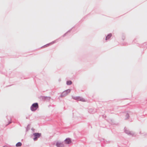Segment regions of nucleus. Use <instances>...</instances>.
<instances>
[{
	"mask_svg": "<svg viewBox=\"0 0 147 147\" xmlns=\"http://www.w3.org/2000/svg\"><path fill=\"white\" fill-rule=\"evenodd\" d=\"M38 107V104L35 103L32 104L30 107V109L32 111H34L36 110Z\"/></svg>",
	"mask_w": 147,
	"mask_h": 147,
	"instance_id": "nucleus-1",
	"label": "nucleus"
},
{
	"mask_svg": "<svg viewBox=\"0 0 147 147\" xmlns=\"http://www.w3.org/2000/svg\"><path fill=\"white\" fill-rule=\"evenodd\" d=\"M41 135L40 133H35L33 134V136L34 137L33 138L34 141H36L38 138H39Z\"/></svg>",
	"mask_w": 147,
	"mask_h": 147,
	"instance_id": "nucleus-2",
	"label": "nucleus"
},
{
	"mask_svg": "<svg viewBox=\"0 0 147 147\" xmlns=\"http://www.w3.org/2000/svg\"><path fill=\"white\" fill-rule=\"evenodd\" d=\"M70 91L71 90L69 89L64 91L60 95V97H62L66 96L70 92Z\"/></svg>",
	"mask_w": 147,
	"mask_h": 147,
	"instance_id": "nucleus-3",
	"label": "nucleus"
},
{
	"mask_svg": "<svg viewBox=\"0 0 147 147\" xmlns=\"http://www.w3.org/2000/svg\"><path fill=\"white\" fill-rule=\"evenodd\" d=\"M72 98L73 99L77 100H80L83 102L85 101V100L84 98L80 96H72Z\"/></svg>",
	"mask_w": 147,
	"mask_h": 147,
	"instance_id": "nucleus-4",
	"label": "nucleus"
},
{
	"mask_svg": "<svg viewBox=\"0 0 147 147\" xmlns=\"http://www.w3.org/2000/svg\"><path fill=\"white\" fill-rule=\"evenodd\" d=\"M57 147H64V144L63 142L57 141L56 143Z\"/></svg>",
	"mask_w": 147,
	"mask_h": 147,
	"instance_id": "nucleus-5",
	"label": "nucleus"
},
{
	"mask_svg": "<svg viewBox=\"0 0 147 147\" xmlns=\"http://www.w3.org/2000/svg\"><path fill=\"white\" fill-rule=\"evenodd\" d=\"M125 132L126 134H127L128 135L133 136L134 133L133 131H130L127 129L125 128Z\"/></svg>",
	"mask_w": 147,
	"mask_h": 147,
	"instance_id": "nucleus-6",
	"label": "nucleus"
},
{
	"mask_svg": "<svg viewBox=\"0 0 147 147\" xmlns=\"http://www.w3.org/2000/svg\"><path fill=\"white\" fill-rule=\"evenodd\" d=\"M65 143L66 144H69L71 142V140L69 138H66L64 141Z\"/></svg>",
	"mask_w": 147,
	"mask_h": 147,
	"instance_id": "nucleus-7",
	"label": "nucleus"
},
{
	"mask_svg": "<svg viewBox=\"0 0 147 147\" xmlns=\"http://www.w3.org/2000/svg\"><path fill=\"white\" fill-rule=\"evenodd\" d=\"M88 112L90 113L93 114L96 112V110H94L92 109H88Z\"/></svg>",
	"mask_w": 147,
	"mask_h": 147,
	"instance_id": "nucleus-8",
	"label": "nucleus"
},
{
	"mask_svg": "<svg viewBox=\"0 0 147 147\" xmlns=\"http://www.w3.org/2000/svg\"><path fill=\"white\" fill-rule=\"evenodd\" d=\"M112 36V34L111 33H110L108 34L106 37L105 40H107L109 39Z\"/></svg>",
	"mask_w": 147,
	"mask_h": 147,
	"instance_id": "nucleus-9",
	"label": "nucleus"
},
{
	"mask_svg": "<svg viewBox=\"0 0 147 147\" xmlns=\"http://www.w3.org/2000/svg\"><path fill=\"white\" fill-rule=\"evenodd\" d=\"M51 98L49 97L43 96L42 97V99L44 100H49Z\"/></svg>",
	"mask_w": 147,
	"mask_h": 147,
	"instance_id": "nucleus-10",
	"label": "nucleus"
},
{
	"mask_svg": "<svg viewBox=\"0 0 147 147\" xmlns=\"http://www.w3.org/2000/svg\"><path fill=\"white\" fill-rule=\"evenodd\" d=\"M57 40H55L51 42L50 43H49V44H48L45 45L44 46V47H47V46H49L50 45L53 44L56 42Z\"/></svg>",
	"mask_w": 147,
	"mask_h": 147,
	"instance_id": "nucleus-11",
	"label": "nucleus"
},
{
	"mask_svg": "<svg viewBox=\"0 0 147 147\" xmlns=\"http://www.w3.org/2000/svg\"><path fill=\"white\" fill-rule=\"evenodd\" d=\"M22 145V144L20 142H18L16 144V147H20Z\"/></svg>",
	"mask_w": 147,
	"mask_h": 147,
	"instance_id": "nucleus-12",
	"label": "nucleus"
},
{
	"mask_svg": "<svg viewBox=\"0 0 147 147\" xmlns=\"http://www.w3.org/2000/svg\"><path fill=\"white\" fill-rule=\"evenodd\" d=\"M72 83V82L70 80H68L67 81L66 84L67 85H70Z\"/></svg>",
	"mask_w": 147,
	"mask_h": 147,
	"instance_id": "nucleus-13",
	"label": "nucleus"
},
{
	"mask_svg": "<svg viewBox=\"0 0 147 147\" xmlns=\"http://www.w3.org/2000/svg\"><path fill=\"white\" fill-rule=\"evenodd\" d=\"M126 114V119H127L129 118V115L128 113H127Z\"/></svg>",
	"mask_w": 147,
	"mask_h": 147,
	"instance_id": "nucleus-14",
	"label": "nucleus"
},
{
	"mask_svg": "<svg viewBox=\"0 0 147 147\" xmlns=\"http://www.w3.org/2000/svg\"><path fill=\"white\" fill-rule=\"evenodd\" d=\"M71 29H71V30H69V31H67L66 33L65 34H64L63 35V37H64V36H65L66 35V34L67 33H68V32H70L71 31Z\"/></svg>",
	"mask_w": 147,
	"mask_h": 147,
	"instance_id": "nucleus-15",
	"label": "nucleus"
},
{
	"mask_svg": "<svg viewBox=\"0 0 147 147\" xmlns=\"http://www.w3.org/2000/svg\"><path fill=\"white\" fill-rule=\"evenodd\" d=\"M125 38V36L124 35H123L122 36V39L123 40H124Z\"/></svg>",
	"mask_w": 147,
	"mask_h": 147,
	"instance_id": "nucleus-16",
	"label": "nucleus"
},
{
	"mask_svg": "<svg viewBox=\"0 0 147 147\" xmlns=\"http://www.w3.org/2000/svg\"><path fill=\"white\" fill-rule=\"evenodd\" d=\"M29 125H28V126ZM26 130L27 131L28 130V126H27V129H26Z\"/></svg>",
	"mask_w": 147,
	"mask_h": 147,
	"instance_id": "nucleus-17",
	"label": "nucleus"
},
{
	"mask_svg": "<svg viewBox=\"0 0 147 147\" xmlns=\"http://www.w3.org/2000/svg\"><path fill=\"white\" fill-rule=\"evenodd\" d=\"M11 123V122H9V123H8V124H10Z\"/></svg>",
	"mask_w": 147,
	"mask_h": 147,
	"instance_id": "nucleus-18",
	"label": "nucleus"
}]
</instances>
